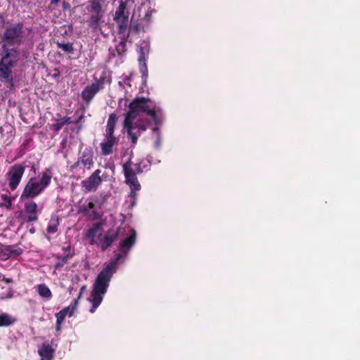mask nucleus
Masks as SVG:
<instances>
[{
    "label": "nucleus",
    "instance_id": "44",
    "mask_svg": "<svg viewBox=\"0 0 360 360\" xmlns=\"http://www.w3.org/2000/svg\"><path fill=\"white\" fill-rule=\"evenodd\" d=\"M133 30L135 31V32H139V26L138 25H134L133 27Z\"/></svg>",
    "mask_w": 360,
    "mask_h": 360
},
{
    "label": "nucleus",
    "instance_id": "6",
    "mask_svg": "<svg viewBox=\"0 0 360 360\" xmlns=\"http://www.w3.org/2000/svg\"><path fill=\"white\" fill-rule=\"evenodd\" d=\"M86 10L91 13L88 20L89 26L94 30H96L100 27L103 18L104 11L102 8L101 0H90L88 1Z\"/></svg>",
    "mask_w": 360,
    "mask_h": 360
},
{
    "label": "nucleus",
    "instance_id": "20",
    "mask_svg": "<svg viewBox=\"0 0 360 360\" xmlns=\"http://www.w3.org/2000/svg\"><path fill=\"white\" fill-rule=\"evenodd\" d=\"M94 152L91 148H86L79 156L82 164L87 166L89 169L94 165Z\"/></svg>",
    "mask_w": 360,
    "mask_h": 360
},
{
    "label": "nucleus",
    "instance_id": "19",
    "mask_svg": "<svg viewBox=\"0 0 360 360\" xmlns=\"http://www.w3.org/2000/svg\"><path fill=\"white\" fill-rule=\"evenodd\" d=\"M38 354L41 356V360H52L54 349L51 345L44 343L41 347L39 348Z\"/></svg>",
    "mask_w": 360,
    "mask_h": 360
},
{
    "label": "nucleus",
    "instance_id": "24",
    "mask_svg": "<svg viewBox=\"0 0 360 360\" xmlns=\"http://www.w3.org/2000/svg\"><path fill=\"white\" fill-rule=\"evenodd\" d=\"M150 124V122L148 119H139L135 123L133 122V130L136 129L138 134L141 135V133L146 131Z\"/></svg>",
    "mask_w": 360,
    "mask_h": 360
},
{
    "label": "nucleus",
    "instance_id": "46",
    "mask_svg": "<svg viewBox=\"0 0 360 360\" xmlns=\"http://www.w3.org/2000/svg\"><path fill=\"white\" fill-rule=\"evenodd\" d=\"M118 84H119L120 86H121L122 88L124 87V82H119Z\"/></svg>",
    "mask_w": 360,
    "mask_h": 360
},
{
    "label": "nucleus",
    "instance_id": "30",
    "mask_svg": "<svg viewBox=\"0 0 360 360\" xmlns=\"http://www.w3.org/2000/svg\"><path fill=\"white\" fill-rule=\"evenodd\" d=\"M1 198L3 200V202L0 204V207H4L8 210H10L12 206V200L6 194H1Z\"/></svg>",
    "mask_w": 360,
    "mask_h": 360
},
{
    "label": "nucleus",
    "instance_id": "28",
    "mask_svg": "<svg viewBox=\"0 0 360 360\" xmlns=\"http://www.w3.org/2000/svg\"><path fill=\"white\" fill-rule=\"evenodd\" d=\"M86 289V285H83L81 288H80V290H79V293L77 296V298H75L73 301V304L72 305V309L70 311V313L69 314V316H72L74 311L76 310L77 307V305H78V303H79V300L81 299V297H82V295L83 293L85 292Z\"/></svg>",
    "mask_w": 360,
    "mask_h": 360
},
{
    "label": "nucleus",
    "instance_id": "12",
    "mask_svg": "<svg viewBox=\"0 0 360 360\" xmlns=\"http://www.w3.org/2000/svg\"><path fill=\"white\" fill-rule=\"evenodd\" d=\"M129 13L115 12L113 20L117 25V33L119 34H124L129 27Z\"/></svg>",
    "mask_w": 360,
    "mask_h": 360
},
{
    "label": "nucleus",
    "instance_id": "21",
    "mask_svg": "<svg viewBox=\"0 0 360 360\" xmlns=\"http://www.w3.org/2000/svg\"><path fill=\"white\" fill-rule=\"evenodd\" d=\"M103 229L102 224L101 222H98L93 225L91 228L87 230L86 233V238L91 240L90 244L93 245L95 243V238L97 233L101 231Z\"/></svg>",
    "mask_w": 360,
    "mask_h": 360
},
{
    "label": "nucleus",
    "instance_id": "18",
    "mask_svg": "<svg viewBox=\"0 0 360 360\" xmlns=\"http://www.w3.org/2000/svg\"><path fill=\"white\" fill-rule=\"evenodd\" d=\"M63 250L65 251V255L61 256L57 255L55 256L57 259V261L54 264L55 270H60L63 266L68 263V259L72 257V255L70 254V246L63 248Z\"/></svg>",
    "mask_w": 360,
    "mask_h": 360
},
{
    "label": "nucleus",
    "instance_id": "10",
    "mask_svg": "<svg viewBox=\"0 0 360 360\" xmlns=\"http://www.w3.org/2000/svg\"><path fill=\"white\" fill-rule=\"evenodd\" d=\"M100 174L101 169H98L95 170L86 179L82 181V186L86 192H94L97 190L103 181L102 178L100 176Z\"/></svg>",
    "mask_w": 360,
    "mask_h": 360
},
{
    "label": "nucleus",
    "instance_id": "16",
    "mask_svg": "<svg viewBox=\"0 0 360 360\" xmlns=\"http://www.w3.org/2000/svg\"><path fill=\"white\" fill-rule=\"evenodd\" d=\"M24 210L28 214L27 217L24 218V220L27 222H33L38 220L37 215V204L32 201L28 200L24 205Z\"/></svg>",
    "mask_w": 360,
    "mask_h": 360
},
{
    "label": "nucleus",
    "instance_id": "7",
    "mask_svg": "<svg viewBox=\"0 0 360 360\" xmlns=\"http://www.w3.org/2000/svg\"><path fill=\"white\" fill-rule=\"evenodd\" d=\"M105 82V77L103 75L101 76L99 79H96L95 82L92 83L91 85L86 86L83 89L81 93V97L87 105L91 103L96 94L103 89Z\"/></svg>",
    "mask_w": 360,
    "mask_h": 360
},
{
    "label": "nucleus",
    "instance_id": "11",
    "mask_svg": "<svg viewBox=\"0 0 360 360\" xmlns=\"http://www.w3.org/2000/svg\"><path fill=\"white\" fill-rule=\"evenodd\" d=\"M119 139L115 135L105 134L104 140L100 143L102 155L106 156L113 153V147L117 146Z\"/></svg>",
    "mask_w": 360,
    "mask_h": 360
},
{
    "label": "nucleus",
    "instance_id": "34",
    "mask_svg": "<svg viewBox=\"0 0 360 360\" xmlns=\"http://www.w3.org/2000/svg\"><path fill=\"white\" fill-rule=\"evenodd\" d=\"M56 324L58 326H60L61 323L63 322L65 316L60 311L59 312L56 314Z\"/></svg>",
    "mask_w": 360,
    "mask_h": 360
},
{
    "label": "nucleus",
    "instance_id": "1",
    "mask_svg": "<svg viewBox=\"0 0 360 360\" xmlns=\"http://www.w3.org/2000/svg\"><path fill=\"white\" fill-rule=\"evenodd\" d=\"M31 31V27H26L21 22L11 23L5 27L1 37L0 52V81L1 82L13 84V69L20 62L27 60V53L17 46H20L23 44Z\"/></svg>",
    "mask_w": 360,
    "mask_h": 360
},
{
    "label": "nucleus",
    "instance_id": "2",
    "mask_svg": "<svg viewBox=\"0 0 360 360\" xmlns=\"http://www.w3.org/2000/svg\"><path fill=\"white\" fill-rule=\"evenodd\" d=\"M122 255L120 253L116 254L113 259L104 264L101 271L97 276L93 285V290L91 293L92 304L89 311L93 314L103 301V295L106 293L110 282L113 274L116 272L117 264Z\"/></svg>",
    "mask_w": 360,
    "mask_h": 360
},
{
    "label": "nucleus",
    "instance_id": "26",
    "mask_svg": "<svg viewBox=\"0 0 360 360\" xmlns=\"http://www.w3.org/2000/svg\"><path fill=\"white\" fill-rule=\"evenodd\" d=\"M134 4V0H120L119 6L115 12L122 13H129V8Z\"/></svg>",
    "mask_w": 360,
    "mask_h": 360
},
{
    "label": "nucleus",
    "instance_id": "48",
    "mask_svg": "<svg viewBox=\"0 0 360 360\" xmlns=\"http://www.w3.org/2000/svg\"><path fill=\"white\" fill-rule=\"evenodd\" d=\"M60 329V326L56 325V330H59Z\"/></svg>",
    "mask_w": 360,
    "mask_h": 360
},
{
    "label": "nucleus",
    "instance_id": "41",
    "mask_svg": "<svg viewBox=\"0 0 360 360\" xmlns=\"http://www.w3.org/2000/svg\"><path fill=\"white\" fill-rule=\"evenodd\" d=\"M70 4L66 1H63V10H68V9H70Z\"/></svg>",
    "mask_w": 360,
    "mask_h": 360
},
{
    "label": "nucleus",
    "instance_id": "13",
    "mask_svg": "<svg viewBox=\"0 0 360 360\" xmlns=\"http://www.w3.org/2000/svg\"><path fill=\"white\" fill-rule=\"evenodd\" d=\"M95 204L94 202L90 201L88 203H84L78 207V212L82 213L84 217L96 220L99 219L101 215L94 210Z\"/></svg>",
    "mask_w": 360,
    "mask_h": 360
},
{
    "label": "nucleus",
    "instance_id": "23",
    "mask_svg": "<svg viewBox=\"0 0 360 360\" xmlns=\"http://www.w3.org/2000/svg\"><path fill=\"white\" fill-rule=\"evenodd\" d=\"M17 319L7 313L0 314V327H8L15 324Z\"/></svg>",
    "mask_w": 360,
    "mask_h": 360
},
{
    "label": "nucleus",
    "instance_id": "3",
    "mask_svg": "<svg viewBox=\"0 0 360 360\" xmlns=\"http://www.w3.org/2000/svg\"><path fill=\"white\" fill-rule=\"evenodd\" d=\"M150 101L144 97H137L129 105V111L126 113L124 120V128L127 130V136L134 146L138 141V136L133 132V121L138 117L139 112H143L156 122L158 116L155 108L150 105Z\"/></svg>",
    "mask_w": 360,
    "mask_h": 360
},
{
    "label": "nucleus",
    "instance_id": "35",
    "mask_svg": "<svg viewBox=\"0 0 360 360\" xmlns=\"http://www.w3.org/2000/svg\"><path fill=\"white\" fill-rule=\"evenodd\" d=\"M139 61L140 65H143V64H144V63H146V57H145V54H144L143 48L140 49V54L139 56Z\"/></svg>",
    "mask_w": 360,
    "mask_h": 360
},
{
    "label": "nucleus",
    "instance_id": "50",
    "mask_svg": "<svg viewBox=\"0 0 360 360\" xmlns=\"http://www.w3.org/2000/svg\"><path fill=\"white\" fill-rule=\"evenodd\" d=\"M3 278V275L1 274H0V279Z\"/></svg>",
    "mask_w": 360,
    "mask_h": 360
},
{
    "label": "nucleus",
    "instance_id": "49",
    "mask_svg": "<svg viewBox=\"0 0 360 360\" xmlns=\"http://www.w3.org/2000/svg\"><path fill=\"white\" fill-rule=\"evenodd\" d=\"M153 131H158L159 130H158V127H155V128L153 129Z\"/></svg>",
    "mask_w": 360,
    "mask_h": 360
},
{
    "label": "nucleus",
    "instance_id": "4",
    "mask_svg": "<svg viewBox=\"0 0 360 360\" xmlns=\"http://www.w3.org/2000/svg\"><path fill=\"white\" fill-rule=\"evenodd\" d=\"M41 175L39 181L34 177L27 181L20 195V200L34 198L49 186L53 176L51 168H46Z\"/></svg>",
    "mask_w": 360,
    "mask_h": 360
},
{
    "label": "nucleus",
    "instance_id": "38",
    "mask_svg": "<svg viewBox=\"0 0 360 360\" xmlns=\"http://www.w3.org/2000/svg\"><path fill=\"white\" fill-rule=\"evenodd\" d=\"M64 124H73V120H71V118L69 117H64L62 118Z\"/></svg>",
    "mask_w": 360,
    "mask_h": 360
},
{
    "label": "nucleus",
    "instance_id": "47",
    "mask_svg": "<svg viewBox=\"0 0 360 360\" xmlns=\"http://www.w3.org/2000/svg\"><path fill=\"white\" fill-rule=\"evenodd\" d=\"M34 231H35V230H34V228H33V229H31L30 230V233H34Z\"/></svg>",
    "mask_w": 360,
    "mask_h": 360
},
{
    "label": "nucleus",
    "instance_id": "8",
    "mask_svg": "<svg viewBox=\"0 0 360 360\" xmlns=\"http://www.w3.org/2000/svg\"><path fill=\"white\" fill-rule=\"evenodd\" d=\"M25 169V167L21 164H15L10 167L6 176L9 181L8 185L11 191H15L18 188L24 174Z\"/></svg>",
    "mask_w": 360,
    "mask_h": 360
},
{
    "label": "nucleus",
    "instance_id": "39",
    "mask_svg": "<svg viewBox=\"0 0 360 360\" xmlns=\"http://www.w3.org/2000/svg\"><path fill=\"white\" fill-rule=\"evenodd\" d=\"M84 117V112H82V113L81 114V115L77 118V120H73V124H79V122H81V120Z\"/></svg>",
    "mask_w": 360,
    "mask_h": 360
},
{
    "label": "nucleus",
    "instance_id": "9",
    "mask_svg": "<svg viewBox=\"0 0 360 360\" xmlns=\"http://www.w3.org/2000/svg\"><path fill=\"white\" fill-rule=\"evenodd\" d=\"M122 229L121 228H117L116 229H110L108 230V231L105 233V235L103 237H101L102 233H99V245L102 250H106L112 245L114 242L117 240Z\"/></svg>",
    "mask_w": 360,
    "mask_h": 360
},
{
    "label": "nucleus",
    "instance_id": "43",
    "mask_svg": "<svg viewBox=\"0 0 360 360\" xmlns=\"http://www.w3.org/2000/svg\"><path fill=\"white\" fill-rule=\"evenodd\" d=\"M60 0H51V4H50L49 7H50L51 5H54V6L58 5V4L60 2Z\"/></svg>",
    "mask_w": 360,
    "mask_h": 360
},
{
    "label": "nucleus",
    "instance_id": "17",
    "mask_svg": "<svg viewBox=\"0 0 360 360\" xmlns=\"http://www.w3.org/2000/svg\"><path fill=\"white\" fill-rule=\"evenodd\" d=\"M129 235L120 243V250L127 254L136 240V232L134 229H130Z\"/></svg>",
    "mask_w": 360,
    "mask_h": 360
},
{
    "label": "nucleus",
    "instance_id": "40",
    "mask_svg": "<svg viewBox=\"0 0 360 360\" xmlns=\"http://www.w3.org/2000/svg\"><path fill=\"white\" fill-rule=\"evenodd\" d=\"M81 162V160L79 158L77 162H75L72 165V169H75L77 167H78L79 166Z\"/></svg>",
    "mask_w": 360,
    "mask_h": 360
},
{
    "label": "nucleus",
    "instance_id": "15",
    "mask_svg": "<svg viewBox=\"0 0 360 360\" xmlns=\"http://www.w3.org/2000/svg\"><path fill=\"white\" fill-rule=\"evenodd\" d=\"M23 253V250L18 245H6L3 247L0 252V258L1 260H7L10 257L19 256Z\"/></svg>",
    "mask_w": 360,
    "mask_h": 360
},
{
    "label": "nucleus",
    "instance_id": "42",
    "mask_svg": "<svg viewBox=\"0 0 360 360\" xmlns=\"http://www.w3.org/2000/svg\"><path fill=\"white\" fill-rule=\"evenodd\" d=\"M2 281H4L6 283H13V279L12 278H6L4 276H3Z\"/></svg>",
    "mask_w": 360,
    "mask_h": 360
},
{
    "label": "nucleus",
    "instance_id": "37",
    "mask_svg": "<svg viewBox=\"0 0 360 360\" xmlns=\"http://www.w3.org/2000/svg\"><path fill=\"white\" fill-rule=\"evenodd\" d=\"M73 303H72L70 306L63 308L60 311L66 316V315L69 316V314L70 313V311L72 309V305Z\"/></svg>",
    "mask_w": 360,
    "mask_h": 360
},
{
    "label": "nucleus",
    "instance_id": "27",
    "mask_svg": "<svg viewBox=\"0 0 360 360\" xmlns=\"http://www.w3.org/2000/svg\"><path fill=\"white\" fill-rule=\"evenodd\" d=\"M59 226V218L58 217H51L46 228L49 234H53L57 232Z\"/></svg>",
    "mask_w": 360,
    "mask_h": 360
},
{
    "label": "nucleus",
    "instance_id": "33",
    "mask_svg": "<svg viewBox=\"0 0 360 360\" xmlns=\"http://www.w3.org/2000/svg\"><path fill=\"white\" fill-rule=\"evenodd\" d=\"M140 72L142 75V78L143 79L144 82H146L148 77V68L146 63H144L143 65H140Z\"/></svg>",
    "mask_w": 360,
    "mask_h": 360
},
{
    "label": "nucleus",
    "instance_id": "29",
    "mask_svg": "<svg viewBox=\"0 0 360 360\" xmlns=\"http://www.w3.org/2000/svg\"><path fill=\"white\" fill-rule=\"evenodd\" d=\"M149 161L142 160L139 163L134 164V166L136 167V172L141 174L144 170L148 169Z\"/></svg>",
    "mask_w": 360,
    "mask_h": 360
},
{
    "label": "nucleus",
    "instance_id": "32",
    "mask_svg": "<svg viewBox=\"0 0 360 360\" xmlns=\"http://www.w3.org/2000/svg\"><path fill=\"white\" fill-rule=\"evenodd\" d=\"M64 123L62 119H57L56 123L53 124L52 127L53 130L57 133L64 126Z\"/></svg>",
    "mask_w": 360,
    "mask_h": 360
},
{
    "label": "nucleus",
    "instance_id": "45",
    "mask_svg": "<svg viewBox=\"0 0 360 360\" xmlns=\"http://www.w3.org/2000/svg\"><path fill=\"white\" fill-rule=\"evenodd\" d=\"M82 129V124H79L78 126V129H77V133L79 132Z\"/></svg>",
    "mask_w": 360,
    "mask_h": 360
},
{
    "label": "nucleus",
    "instance_id": "36",
    "mask_svg": "<svg viewBox=\"0 0 360 360\" xmlns=\"http://www.w3.org/2000/svg\"><path fill=\"white\" fill-rule=\"evenodd\" d=\"M133 73L131 72L129 75L126 76L124 79V83L131 87V81Z\"/></svg>",
    "mask_w": 360,
    "mask_h": 360
},
{
    "label": "nucleus",
    "instance_id": "22",
    "mask_svg": "<svg viewBox=\"0 0 360 360\" xmlns=\"http://www.w3.org/2000/svg\"><path fill=\"white\" fill-rule=\"evenodd\" d=\"M117 122V115L114 113L110 114L108 119L105 134H107L109 136L115 135L114 132H115V129Z\"/></svg>",
    "mask_w": 360,
    "mask_h": 360
},
{
    "label": "nucleus",
    "instance_id": "14",
    "mask_svg": "<svg viewBox=\"0 0 360 360\" xmlns=\"http://www.w3.org/2000/svg\"><path fill=\"white\" fill-rule=\"evenodd\" d=\"M129 37V32H128L126 35H124L121 37L120 41L116 45L115 49L112 48L109 49V54L112 58H115L116 55L119 56L120 58H123L124 56L127 53V41Z\"/></svg>",
    "mask_w": 360,
    "mask_h": 360
},
{
    "label": "nucleus",
    "instance_id": "5",
    "mask_svg": "<svg viewBox=\"0 0 360 360\" xmlns=\"http://www.w3.org/2000/svg\"><path fill=\"white\" fill-rule=\"evenodd\" d=\"M131 158L122 165L123 173L125 178V183L129 186L130 196L133 198L134 202L137 198V191L141 189V184L136 176L139 173L136 172V167H132Z\"/></svg>",
    "mask_w": 360,
    "mask_h": 360
},
{
    "label": "nucleus",
    "instance_id": "25",
    "mask_svg": "<svg viewBox=\"0 0 360 360\" xmlns=\"http://www.w3.org/2000/svg\"><path fill=\"white\" fill-rule=\"evenodd\" d=\"M37 293L43 298L49 300L52 297V292L49 288L44 283L38 284L36 286Z\"/></svg>",
    "mask_w": 360,
    "mask_h": 360
},
{
    "label": "nucleus",
    "instance_id": "31",
    "mask_svg": "<svg viewBox=\"0 0 360 360\" xmlns=\"http://www.w3.org/2000/svg\"><path fill=\"white\" fill-rule=\"evenodd\" d=\"M56 45L58 48L62 49L63 51H64L65 53H73V52H74V49H73L72 43L64 44V43L57 42Z\"/></svg>",
    "mask_w": 360,
    "mask_h": 360
}]
</instances>
